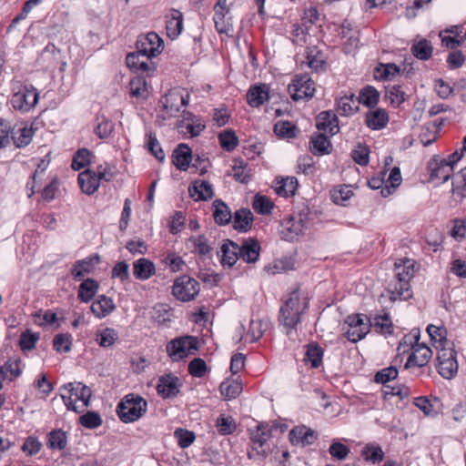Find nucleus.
<instances>
[{"mask_svg":"<svg viewBox=\"0 0 466 466\" xmlns=\"http://www.w3.org/2000/svg\"><path fill=\"white\" fill-rule=\"evenodd\" d=\"M420 330L412 329L406 334L398 346L399 354H409L404 365L405 369L424 367L432 357V350L424 343L420 342Z\"/></svg>","mask_w":466,"mask_h":466,"instance_id":"1","label":"nucleus"},{"mask_svg":"<svg viewBox=\"0 0 466 466\" xmlns=\"http://www.w3.org/2000/svg\"><path fill=\"white\" fill-rule=\"evenodd\" d=\"M415 262L410 258L398 259L394 266V280L389 285L391 299H408L411 297L410 281L414 276Z\"/></svg>","mask_w":466,"mask_h":466,"instance_id":"2","label":"nucleus"},{"mask_svg":"<svg viewBox=\"0 0 466 466\" xmlns=\"http://www.w3.org/2000/svg\"><path fill=\"white\" fill-rule=\"evenodd\" d=\"M308 307L307 298H304L302 302L300 301L299 289L289 293V298L285 299L279 309V321L287 329V334L300 323L301 315L307 310Z\"/></svg>","mask_w":466,"mask_h":466,"instance_id":"3","label":"nucleus"},{"mask_svg":"<svg viewBox=\"0 0 466 466\" xmlns=\"http://www.w3.org/2000/svg\"><path fill=\"white\" fill-rule=\"evenodd\" d=\"M68 395L62 394V400L68 410L76 412L84 411L89 405L92 391L82 382H69L63 386Z\"/></svg>","mask_w":466,"mask_h":466,"instance_id":"4","label":"nucleus"},{"mask_svg":"<svg viewBox=\"0 0 466 466\" xmlns=\"http://www.w3.org/2000/svg\"><path fill=\"white\" fill-rule=\"evenodd\" d=\"M147 410V402L141 396L130 393L126 395L116 408L117 415L124 423H130L140 419Z\"/></svg>","mask_w":466,"mask_h":466,"instance_id":"5","label":"nucleus"},{"mask_svg":"<svg viewBox=\"0 0 466 466\" xmlns=\"http://www.w3.org/2000/svg\"><path fill=\"white\" fill-rule=\"evenodd\" d=\"M12 106L23 113L29 112L35 106L39 99V93L30 84L15 81L12 84Z\"/></svg>","mask_w":466,"mask_h":466,"instance_id":"6","label":"nucleus"},{"mask_svg":"<svg viewBox=\"0 0 466 466\" xmlns=\"http://www.w3.org/2000/svg\"><path fill=\"white\" fill-rule=\"evenodd\" d=\"M271 427L268 423H258L250 431L251 450L248 452L249 460H264L268 453V441L271 438Z\"/></svg>","mask_w":466,"mask_h":466,"instance_id":"7","label":"nucleus"},{"mask_svg":"<svg viewBox=\"0 0 466 466\" xmlns=\"http://www.w3.org/2000/svg\"><path fill=\"white\" fill-rule=\"evenodd\" d=\"M137 50L127 54L126 58H135L137 56H144L153 58L159 56L164 49V42L155 32L141 35L137 40Z\"/></svg>","mask_w":466,"mask_h":466,"instance_id":"8","label":"nucleus"},{"mask_svg":"<svg viewBox=\"0 0 466 466\" xmlns=\"http://www.w3.org/2000/svg\"><path fill=\"white\" fill-rule=\"evenodd\" d=\"M198 349V339L192 336L174 339L167 345V355L173 361H179L188 355L194 354Z\"/></svg>","mask_w":466,"mask_h":466,"instance_id":"9","label":"nucleus"},{"mask_svg":"<svg viewBox=\"0 0 466 466\" xmlns=\"http://www.w3.org/2000/svg\"><path fill=\"white\" fill-rule=\"evenodd\" d=\"M437 370L439 374L451 380L456 376L459 370L457 353L451 347H442L437 350Z\"/></svg>","mask_w":466,"mask_h":466,"instance_id":"10","label":"nucleus"},{"mask_svg":"<svg viewBox=\"0 0 466 466\" xmlns=\"http://www.w3.org/2000/svg\"><path fill=\"white\" fill-rule=\"evenodd\" d=\"M199 289V283L195 279L184 275L175 280L172 294L181 301H190L198 294Z\"/></svg>","mask_w":466,"mask_h":466,"instance_id":"11","label":"nucleus"},{"mask_svg":"<svg viewBox=\"0 0 466 466\" xmlns=\"http://www.w3.org/2000/svg\"><path fill=\"white\" fill-rule=\"evenodd\" d=\"M306 228V216L299 213L297 216H291L282 221L280 234L283 239L293 241L303 234Z\"/></svg>","mask_w":466,"mask_h":466,"instance_id":"12","label":"nucleus"},{"mask_svg":"<svg viewBox=\"0 0 466 466\" xmlns=\"http://www.w3.org/2000/svg\"><path fill=\"white\" fill-rule=\"evenodd\" d=\"M288 90L294 101L311 98L314 96L315 84L308 76H296Z\"/></svg>","mask_w":466,"mask_h":466,"instance_id":"13","label":"nucleus"},{"mask_svg":"<svg viewBox=\"0 0 466 466\" xmlns=\"http://www.w3.org/2000/svg\"><path fill=\"white\" fill-rule=\"evenodd\" d=\"M182 386L180 380L173 374L160 376L157 380V390L163 399L176 397Z\"/></svg>","mask_w":466,"mask_h":466,"instance_id":"14","label":"nucleus"},{"mask_svg":"<svg viewBox=\"0 0 466 466\" xmlns=\"http://www.w3.org/2000/svg\"><path fill=\"white\" fill-rule=\"evenodd\" d=\"M431 172V180H439L441 183H444L450 179L453 174V168L451 165L447 162L446 158L433 157L428 165Z\"/></svg>","mask_w":466,"mask_h":466,"instance_id":"15","label":"nucleus"},{"mask_svg":"<svg viewBox=\"0 0 466 466\" xmlns=\"http://www.w3.org/2000/svg\"><path fill=\"white\" fill-rule=\"evenodd\" d=\"M239 245L230 239H224L218 252L223 268H232L238 259Z\"/></svg>","mask_w":466,"mask_h":466,"instance_id":"16","label":"nucleus"},{"mask_svg":"<svg viewBox=\"0 0 466 466\" xmlns=\"http://www.w3.org/2000/svg\"><path fill=\"white\" fill-rule=\"evenodd\" d=\"M260 253V245L255 238H248L244 239L239 245L238 258H242L247 263H255Z\"/></svg>","mask_w":466,"mask_h":466,"instance_id":"17","label":"nucleus"},{"mask_svg":"<svg viewBox=\"0 0 466 466\" xmlns=\"http://www.w3.org/2000/svg\"><path fill=\"white\" fill-rule=\"evenodd\" d=\"M187 103L188 96H184L179 92H175L174 94H170L168 96H167L164 109L169 116L175 117L182 108L187 106ZM182 112L185 114V109H183Z\"/></svg>","mask_w":466,"mask_h":466,"instance_id":"18","label":"nucleus"},{"mask_svg":"<svg viewBox=\"0 0 466 466\" xmlns=\"http://www.w3.org/2000/svg\"><path fill=\"white\" fill-rule=\"evenodd\" d=\"M192 160V150L184 143L179 144L172 154V162L179 170H187Z\"/></svg>","mask_w":466,"mask_h":466,"instance_id":"19","label":"nucleus"},{"mask_svg":"<svg viewBox=\"0 0 466 466\" xmlns=\"http://www.w3.org/2000/svg\"><path fill=\"white\" fill-rule=\"evenodd\" d=\"M289 440L292 444L306 446L311 444L315 440V432L306 426H298L289 432Z\"/></svg>","mask_w":466,"mask_h":466,"instance_id":"20","label":"nucleus"},{"mask_svg":"<svg viewBox=\"0 0 466 466\" xmlns=\"http://www.w3.org/2000/svg\"><path fill=\"white\" fill-rule=\"evenodd\" d=\"M389 122V115L383 108H375L366 114L365 123L372 130L384 128Z\"/></svg>","mask_w":466,"mask_h":466,"instance_id":"21","label":"nucleus"},{"mask_svg":"<svg viewBox=\"0 0 466 466\" xmlns=\"http://www.w3.org/2000/svg\"><path fill=\"white\" fill-rule=\"evenodd\" d=\"M316 126L319 130L329 133L331 136L339 132L338 118L330 111H323L319 114L316 119Z\"/></svg>","mask_w":466,"mask_h":466,"instance_id":"22","label":"nucleus"},{"mask_svg":"<svg viewBox=\"0 0 466 466\" xmlns=\"http://www.w3.org/2000/svg\"><path fill=\"white\" fill-rule=\"evenodd\" d=\"M156 273L155 264L146 258H141L133 263V274L137 279L147 280Z\"/></svg>","mask_w":466,"mask_h":466,"instance_id":"23","label":"nucleus"},{"mask_svg":"<svg viewBox=\"0 0 466 466\" xmlns=\"http://www.w3.org/2000/svg\"><path fill=\"white\" fill-rule=\"evenodd\" d=\"M78 183L82 191L86 195L94 194L99 187V177L95 171L86 170L78 175Z\"/></svg>","mask_w":466,"mask_h":466,"instance_id":"24","label":"nucleus"},{"mask_svg":"<svg viewBox=\"0 0 466 466\" xmlns=\"http://www.w3.org/2000/svg\"><path fill=\"white\" fill-rule=\"evenodd\" d=\"M188 191L196 200H208L214 196L212 185L206 180H196L189 186Z\"/></svg>","mask_w":466,"mask_h":466,"instance_id":"25","label":"nucleus"},{"mask_svg":"<svg viewBox=\"0 0 466 466\" xmlns=\"http://www.w3.org/2000/svg\"><path fill=\"white\" fill-rule=\"evenodd\" d=\"M310 151L315 156L328 155L331 152V143L329 138L323 134H313L309 141Z\"/></svg>","mask_w":466,"mask_h":466,"instance_id":"26","label":"nucleus"},{"mask_svg":"<svg viewBox=\"0 0 466 466\" xmlns=\"http://www.w3.org/2000/svg\"><path fill=\"white\" fill-rule=\"evenodd\" d=\"M115 308L116 306L112 299L105 295H101L93 301L91 305V311L96 317L102 319L114 311Z\"/></svg>","mask_w":466,"mask_h":466,"instance_id":"27","label":"nucleus"},{"mask_svg":"<svg viewBox=\"0 0 466 466\" xmlns=\"http://www.w3.org/2000/svg\"><path fill=\"white\" fill-rule=\"evenodd\" d=\"M99 262V256L87 257L75 263L71 269V274L76 279H81L86 274H88L94 268V266Z\"/></svg>","mask_w":466,"mask_h":466,"instance_id":"28","label":"nucleus"},{"mask_svg":"<svg viewBox=\"0 0 466 466\" xmlns=\"http://www.w3.org/2000/svg\"><path fill=\"white\" fill-rule=\"evenodd\" d=\"M233 228L240 232H247L251 228L253 223V214L248 208L237 210L233 217Z\"/></svg>","mask_w":466,"mask_h":466,"instance_id":"29","label":"nucleus"},{"mask_svg":"<svg viewBox=\"0 0 466 466\" xmlns=\"http://www.w3.org/2000/svg\"><path fill=\"white\" fill-rule=\"evenodd\" d=\"M400 67L393 63L379 64L374 69V78L380 81L392 80L400 74Z\"/></svg>","mask_w":466,"mask_h":466,"instance_id":"30","label":"nucleus"},{"mask_svg":"<svg viewBox=\"0 0 466 466\" xmlns=\"http://www.w3.org/2000/svg\"><path fill=\"white\" fill-rule=\"evenodd\" d=\"M268 98L266 85L251 86L247 93V100L249 106L258 107Z\"/></svg>","mask_w":466,"mask_h":466,"instance_id":"31","label":"nucleus"},{"mask_svg":"<svg viewBox=\"0 0 466 466\" xmlns=\"http://www.w3.org/2000/svg\"><path fill=\"white\" fill-rule=\"evenodd\" d=\"M179 127L186 129V131L194 137L203 131L205 125L193 114L187 112L184 115V119L181 121Z\"/></svg>","mask_w":466,"mask_h":466,"instance_id":"32","label":"nucleus"},{"mask_svg":"<svg viewBox=\"0 0 466 466\" xmlns=\"http://www.w3.org/2000/svg\"><path fill=\"white\" fill-rule=\"evenodd\" d=\"M170 14L167 21V32L171 39H176L183 30V15L178 10H172Z\"/></svg>","mask_w":466,"mask_h":466,"instance_id":"33","label":"nucleus"},{"mask_svg":"<svg viewBox=\"0 0 466 466\" xmlns=\"http://www.w3.org/2000/svg\"><path fill=\"white\" fill-rule=\"evenodd\" d=\"M359 108L358 100L354 95L344 96L338 100L337 111L341 116L353 115Z\"/></svg>","mask_w":466,"mask_h":466,"instance_id":"34","label":"nucleus"},{"mask_svg":"<svg viewBox=\"0 0 466 466\" xmlns=\"http://www.w3.org/2000/svg\"><path fill=\"white\" fill-rule=\"evenodd\" d=\"M384 98L392 106H400L406 99V94L399 85L388 86L385 90Z\"/></svg>","mask_w":466,"mask_h":466,"instance_id":"35","label":"nucleus"},{"mask_svg":"<svg viewBox=\"0 0 466 466\" xmlns=\"http://www.w3.org/2000/svg\"><path fill=\"white\" fill-rule=\"evenodd\" d=\"M213 216L216 223L226 225L232 219V214L228 207L220 199H216L213 203Z\"/></svg>","mask_w":466,"mask_h":466,"instance_id":"36","label":"nucleus"},{"mask_svg":"<svg viewBox=\"0 0 466 466\" xmlns=\"http://www.w3.org/2000/svg\"><path fill=\"white\" fill-rule=\"evenodd\" d=\"M380 99V93L372 86L363 87L359 95L358 103H361L368 107H374Z\"/></svg>","mask_w":466,"mask_h":466,"instance_id":"37","label":"nucleus"},{"mask_svg":"<svg viewBox=\"0 0 466 466\" xmlns=\"http://www.w3.org/2000/svg\"><path fill=\"white\" fill-rule=\"evenodd\" d=\"M352 196L353 191L347 185L334 187L330 191V198L336 205L346 206Z\"/></svg>","mask_w":466,"mask_h":466,"instance_id":"38","label":"nucleus"},{"mask_svg":"<svg viewBox=\"0 0 466 466\" xmlns=\"http://www.w3.org/2000/svg\"><path fill=\"white\" fill-rule=\"evenodd\" d=\"M98 289L97 282L93 279H87L83 281L78 289V299L82 302L90 301Z\"/></svg>","mask_w":466,"mask_h":466,"instance_id":"39","label":"nucleus"},{"mask_svg":"<svg viewBox=\"0 0 466 466\" xmlns=\"http://www.w3.org/2000/svg\"><path fill=\"white\" fill-rule=\"evenodd\" d=\"M298 180L294 177L282 178L277 183L275 191L279 196L289 197L293 196L298 187Z\"/></svg>","mask_w":466,"mask_h":466,"instance_id":"40","label":"nucleus"},{"mask_svg":"<svg viewBox=\"0 0 466 466\" xmlns=\"http://www.w3.org/2000/svg\"><path fill=\"white\" fill-rule=\"evenodd\" d=\"M67 438L66 432L60 429L50 431L47 435V447L52 450L62 451L66 447Z\"/></svg>","mask_w":466,"mask_h":466,"instance_id":"41","label":"nucleus"},{"mask_svg":"<svg viewBox=\"0 0 466 466\" xmlns=\"http://www.w3.org/2000/svg\"><path fill=\"white\" fill-rule=\"evenodd\" d=\"M370 328L373 327L377 332L381 334H390L392 332V323L389 315H377L372 319H369Z\"/></svg>","mask_w":466,"mask_h":466,"instance_id":"42","label":"nucleus"},{"mask_svg":"<svg viewBox=\"0 0 466 466\" xmlns=\"http://www.w3.org/2000/svg\"><path fill=\"white\" fill-rule=\"evenodd\" d=\"M323 350L318 344H309L304 360L310 363L312 368H319L322 362Z\"/></svg>","mask_w":466,"mask_h":466,"instance_id":"43","label":"nucleus"},{"mask_svg":"<svg viewBox=\"0 0 466 466\" xmlns=\"http://www.w3.org/2000/svg\"><path fill=\"white\" fill-rule=\"evenodd\" d=\"M213 19L215 27L219 34L228 35L233 32V22L228 14L215 13Z\"/></svg>","mask_w":466,"mask_h":466,"instance_id":"44","label":"nucleus"},{"mask_svg":"<svg viewBox=\"0 0 466 466\" xmlns=\"http://www.w3.org/2000/svg\"><path fill=\"white\" fill-rule=\"evenodd\" d=\"M114 130V123L104 116L96 117V125L94 127L95 134L99 138L108 137Z\"/></svg>","mask_w":466,"mask_h":466,"instance_id":"45","label":"nucleus"},{"mask_svg":"<svg viewBox=\"0 0 466 466\" xmlns=\"http://www.w3.org/2000/svg\"><path fill=\"white\" fill-rule=\"evenodd\" d=\"M427 332L436 350L444 347L443 344L447 342V331L444 328L431 324L427 328Z\"/></svg>","mask_w":466,"mask_h":466,"instance_id":"46","label":"nucleus"},{"mask_svg":"<svg viewBox=\"0 0 466 466\" xmlns=\"http://www.w3.org/2000/svg\"><path fill=\"white\" fill-rule=\"evenodd\" d=\"M73 337L69 333H60L54 337L53 347L58 353H66L71 350Z\"/></svg>","mask_w":466,"mask_h":466,"instance_id":"47","label":"nucleus"},{"mask_svg":"<svg viewBox=\"0 0 466 466\" xmlns=\"http://www.w3.org/2000/svg\"><path fill=\"white\" fill-rule=\"evenodd\" d=\"M188 241L195 248V252L201 257L210 255L212 247L208 243V239L204 235L192 236Z\"/></svg>","mask_w":466,"mask_h":466,"instance_id":"48","label":"nucleus"},{"mask_svg":"<svg viewBox=\"0 0 466 466\" xmlns=\"http://www.w3.org/2000/svg\"><path fill=\"white\" fill-rule=\"evenodd\" d=\"M130 95L134 97L146 98L147 96V81L144 76L133 77L129 83Z\"/></svg>","mask_w":466,"mask_h":466,"instance_id":"49","label":"nucleus"},{"mask_svg":"<svg viewBox=\"0 0 466 466\" xmlns=\"http://www.w3.org/2000/svg\"><path fill=\"white\" fill-rule=\"evenodd\" d=\"M220 147L228 151H233L238 145V138L231 129L224 130L218 136Z\"/></svg>","mask_w":466,"mask_h":466,"instance_id":"50","label":"nucleus"},{"mask_svg":"<svg viewBox=\"0 0 466 466\" xmlns=\"http://www.w3.org/2000/svg\"><path fill=\"white\" fill-rule=\"evenodd\" d=\"M361 456L366 461L376 463L383 460L384 452L377 444H367L361 451Z\"/></svg>","mask_w":466,"mask_h":466,"instance_id":"51","label":"nucleus"},{"mask_svg":"<svg viewBox=\"0 0 466 466\" xmlns=\"http://www.w3.org/2000/svg\"><path fill=\"white\" fill-rule=\"evenodd\" d=\"M147 149L160 162L165 159V153L156 137L152 132L147 134Z\"/></svg>","mask_w":466,"mask_h":466,"instance_id":"52","label":"nucleus"},{"mask_svg":"<svg viewBox=\"0 0 466 466\" xmlns=\"http://www.w3.org/2000/svg\"><path fill=\"white\" fill-rule=\"evenodd\" d=\"M117 339V332L111 328H106L96 333V342L103 348L112 346Z\"/></svg>","mask_w":466,"mask_h":466,"instance_id":"53","label":"nucleus"},{"mask_svg":"<svg viewBox=\"0 0 466 466\" xmlns=\"http://www.w3.org/2000/svg\"><path fill=\"white\" fill-rule=\"evenodd\" d=\"M220 393L228 400L237 398L242 390V386L238 381H223L219 386Z\"/></svg>","mask_w":466,"mask_h":466,"instance_id":"54","label":"nucleus"},{"mask_svg":"<svg viewBox=\"0 0 466 466\" xmlns=\"http://www.w3.org/2000/svg\"><path fill=\"white\" fill-rule=\"evenodd\" d=\"M277 136L284 138H292L297 135V127L289 121H279L274 126Z\"/></svg>","mask_w":466,"mask_h":466,"instance_id":"55","label":"nucleus"},{"mask_svg":"<svg viewBox=\"0 0 466 466\" xmlns=\"http://www.w3.org/2000/svg\"><path fill=\"white\" fill-rule=\"evenodd\" d=\"M33 137V129L28 127H21L16 132H13L12 139L16 147L27 146Z\"/></svg>","mask_w":466,"mask_h":466,"instance_id":"56","label":"nucleus"},{"mask_svg":"<svg viewBox=\"0 0 466 466\" xmlns=\"http://www.w3.org/2000/svg\"><path fill=\"white\" fill-rule=\"evenodd\" d=\"M268 322L264 319H252L249 324L248 335L251 337V341L255 342L259 339L265 330L268 329Z\"/></svg>","mask_w":466,"mask_h":466,"instance_id":"57","label":"nucleus"},{"mask_svg":"<svg viewBox=\"0 0 466 466\" xmlns=\"http://www.w3.org/2000/svg\"><path fill=\"white\" fill-rule=\"evenodd\" d=\"M432 50L431 43L426 39L419 41L411 47L412 54L416 58H431Z\"/></svg>","mask_w":466,"mask_h":466,"instance_id":"58","label":"nucleus"},{"mask_svg":"<svg viewBox=\"0 0 466 466\" xmlns=\"http://www.w3.org/2000/svg\"><path fill=\"white\" fill-rule=\"evenodd\" d=\"M247 163L242 159H235L232 167L233 177L240 183H248L249 175L246 171Z\"/></svg>","mask_w":466,"mask_h":466,"instance_id":"59","label":"nucleus"},{"mask_svg":"<svg viewBox=\"0 0 466 466\" xmlns=\"http://www.w3.org/2000/svg\"><path fill=\"white\" fill-rule=\"evenodd\" d=\"M174 435L177 440L178 446L182 449L189 447L196 439L193 431L182 428L177 429L174 432Z\"/></svg>","mask_w":466,"mask_h":466,"instance_id":"60","label":"nucleus"},{"mask_svg":"<svg viewBox=\"0 0 466 466\" xmlns=\"http://www.w3.org/2000/svg\"><path fill=\"white\" fill-rule=\"evenodd\" d=\"M81 425L87 429H96L102 424L100 415L96 411H87L79 418Z\"/></svg>","mask_w":466,"mask_h":466,"instance_id":"61","label":"nucleus"},{"mask_svg":"<svg viewBox=\"0 0 466 466\" xmlns=\"http://www.w3.org/2000/svg\"><path fill=\"white\" fill-rule=\"evenodd\" d=\"M216 427L221 435L231 434L237 429L235 420L231 417L224 416L218 418Z\"/></svg>","mask_w":466,"mask_h":466,"instance_id":"62","label":"nucleus"},{"mask_svg":"<svg viewBox=\"0 0 466 466\" xmlns=\"http://www.w3.org/2000/svg\"><path fill=\"white\" fill-rule=\"evenodd\" d=\"M253 208L258 214L267 215L271 212L273 204L267 197L257 195L253 201Z\"/></svg>","mask_w":466,"mask_h":466,"instance_id":"63","label":"nucleus"},{"mask_svg":"<svg viewBox=\"0 0 466 466\" xmlns=\"http://www.w3.org/2000/svg\"><path fill=\"white\" fill-rule=\"evenodd\" d=\"M369 155L370 149L363 144H358L351 152L353 160L360 166H366L369 163Z\"/></svg>","mask_w":466,"mask_h":466,"instance_id":"64","label":"nucleus"}]
</instances>
